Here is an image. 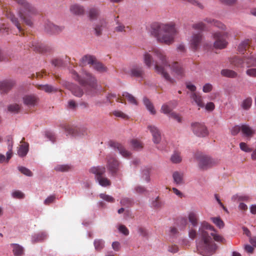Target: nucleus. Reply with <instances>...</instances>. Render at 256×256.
<instances>
[{
    "label": "nucleus",
    "instance_id": "f257e3e1",
    "mask_svg": "<svg viewBox=\"0 0 256 256\" xmlns=\"http://www.w3.org/2000/svg\"><path fill=\"white\" fill-rule=\"evenodd\" d=\"M148 32L158 42L168 46L174 42L178 33L176 24L174 22H153L150 25Z\"/></svg>",
    "mask_w": 256,
    "mask_h": 256
},
{
    "label": "nucleus",
    "instance_id": "f03ea898",
    "mask_svg": "<svg viewBox=\"0 0 256 256\" xmlns=\"http://www.w3.org/2000/svg\"><path fill=\"white\" fill-rule=\"evenodd\" d=\"M143 58L144 63L148 68L154 64V68L156 72L160 74L166 81L170 83L174 82V80L164 70L163 66L168 64V60L163 51L154 48L151 50L145 52Z\"/></svg>",
    "mask_w": 256,
    "mask_h": 256
},
{
    "label": "nucleus",
    "instance_id": "7ed1b4c3",
    "mask_svg": "<svg viewBox=\"0 0 256 256\" xmlns=\"http://www.w3.org/2000/svg\"><path fill=\"white\" fill-rule=\"evenodd\" d=\"M18 5L17 14L26 25L33 26L32 16L38 14L36 7L26 0H13Z\"/></svg>",
    "mask_w": 256,
    "mask_h": 256
},
{
    "label": "nucleus",
    "instance_id": "20e7f679",
    "mask_svg": "<svg viewBox=\"0 0 256 256\" xmlns=\"http://www.w3.org/2000/svg\"><path fill=\"white\" fill-rule=\"evenodd\" d=\"M200 232L202 241L197 245L198 252L202 256H210L214 253L218 246L212 242L206 232L202 230Z\"/></svg>",
    "mask_w": 256,
    "mask_h": 256
},
{
    "label": "nucleus",
    "instance_id": "39448f33",
    "mask_svg": "<svg viewBox=\"0 0 256 256\" xmlns=\"http://www.w3.org/2000/svg\"><path fill=\"white\" fill-rule=\"evenodd\" d=\"M72 74L73 78L86 88V92L88 94H91L94 92L95 79L90 73L84 72L82 78H81L74 70L72 72Z\"/></svg>",
    "mask_w": 256,
    "mask_h": 256
},
{
    "label": "nucleus",
    "instance_id": "423d86ee",
    "mask_svg": "<svg viewBox=\"0 0 256 256\" xmlns=\"http://www.w3.org/2000/svg\"><path fill=\"white\" fill-rule=\"evenodd\" d=\"M228 36V32H216L212 34L214 40V47L216 49H224L228 44L227 38Z\"/></svg>",
    "mask_w": 256,
    "mask_h": 256
},
{
    "label": "nucleus",
    "instance_id": "0eeeda50",
    "mask_svg": "<svg viewBox=\"0 0 256 256\" xmlns=\"http://www.w3.org/2000/svg\"><path fill=\"white\" fill-rule=\"evenodd\" d=\"M123 98L132 104H138V102L136 98L132 94L127 92H124L122 97H117L116 94H110L106 96V102H108L112 104L115 100L118 102L123 103Z\"/></svg>",
    "mask_w": 256,
    "mask_h": 256
},
{
    "label": "nucleus",
    "instance_id": "6e6552de",
    "mask_svg": "<svg viewBox=\"0 0 256 256\" xmlns=\"http://www.w3.org/2000/svg\"><path fill=\"white\" fill-rule=\"evenodd\" d=\"M196 158L198 162V166L203 170L208 168L216 164L218 161L212 158L210 156L200 154L196 156Z\"/></svg>",
    "mask_w": 256,
    "mask_h": 256
},
{
    "label": "nucleus",
    "instance_id": "1a4fd4ad",
    "mask_svg": "<svg viewBox=\"0 0 256 256\" xmlns=\"http://www.w3.org/2000/svg\"><path fill=\"white\" fill-rule=\"evenodd\" d=\"M204 36L201 32L193 33L190 39V48L194 52L198 51L202 45Z\"/></svg>",
    "mask_w": 256,
    "mask_h": 256
},
{
    "label": "nucleus",
    "instance_id": "9d476101",
    "mask_svg": "<svg viewBox=\"0 0 256 256\" xmlns=\"http://www.w3.org/2000/svg\"><path fill=\"white\" fill-rule=\"evenodd\" d=\"M193 132L199 137H205L208 135V130L204 124L194 122L192 124Z\"/></svg>",
    "mask_w": 256,
    "mask_h": 256
},
{
    "label": "nucleus",
    "instance_id": "9b49d317",
    "mask_svg": "<svg viewBox=\"0 0 256 256\" xmlns=\"http://www.w3.org/2000/svg\"><path fill=\"white\" fill-rule=\"evenodd\" d=\"M121 166L120 162L116 158L109 156L108 157V168L112 175H116Z\"/></svg>",
    "mask_w": 256,
    "mask_h": 256
},
{
    "label": "nucleus",
    "instance_id": "f8f14e48",
    "mask_svg": "<svg viewBox=\"0 0 256 256\" xmlns=\"http://www.w3.org/2000/svg\"><path fill=\"white\" fill-rule=\"evenodd\" d=\"M106 172L104 167H97V181L102 186H108L111 184L110 180L104 176L102 174Z\"/></svg>",
    "mask_w": 256,
    "mask_h": 256
},
{
    "label": "nucleus",
    "instance_id": "ddd939ff",
    "mask_svg": "<svg viewBox=\"0 0 256 256\" xmlns=\"http://www.w3.org/2000/svg\"><path fill=\"white\" fill-rule=\"evenodd\" d=\"M166 66H169L172 72L178 76L180 78L184 76L185 71L182 66L178 63V62H174L172 64H170L168 62L167 66H163L164 70Z\"/></svg>",
    "mask_w": 256,
    "mask_h": 256
},
{
    "label": "nucleus",
    "instance_id": "4468645a",
    "mask_svg": "<svg viewBox=\"0 0 256 256\" xmlns=\"http://www.w3.org/2000/svg\"><path fill=\"white\" fill-rule=\"evenodd\" d=\"M64 26L55 25L50 22H47L44 25V30L49 34H58L64 30Z\"/></svg>",
    "mask_w": 256,
    "mask_h": 256
},
{
    "label": "nucleus",
    "instance_id": "2eb2a0df",
    "mask_svg": "<svg viewBox=\"0 0 256 256\" xmlns=\"http://www.w3.org/2000/svg\"><path fill=\"white\" fill-rule=\"evenodd\" d=\"M128 74L132 77L144 78V71L142 66L134 64L132 66Z\"/></svg>",
    "mask_w": 256,
    "mask_h": 256
},
{
    "label": "nucleus",
    "instance_id": "dca6fc26",
    "mask_svg": "<svg viewBox=\"0 0 256 256\" xmlns=\"http://www.w3.org/2000/svg\"><path fill=\"white\" fill-rule=\"evenodd\" d=\"M109 145L114 150L119 152L122 156L126 158H128L131 155V153L126 150L124 146L120 143L114 141H110L109 142Z\"/></svg>",
    "mask_w": 256,
    "mask_h": 256
},
{
    "label": "nucleus",
    "instance_id": "f3484780",
    "mask_svg": "<svg viewBox=\"0 0 256 256\" xmlns=\"http://www.w3.org/2000/svg\"><path fill=\"white\" fill-rule=\"evenodd\" d=\"M65 130L67 134L74 137H80L84 135V130L76 126H65Z\"/></svg>",
    "mask_w": 256,
    "mask_h": 256
},
{
    "label": "nucleus",
    "instance_id": "a211bd4d",
    "mask_svg": "<svg viewBox=\"0 0 256 256\" xmlns=\"http://www.w3.org/2000/svg\"><path fill=\"white\" fill-rule=\"evenodd\" d=\"M70 13L74 16H81L84 14L85 10L82 5L79 4H74L70 6Z\"/></svg>",
    "mask_w": 256,
    "mask_h": 256
},
{
    "label": "nucleus",
    "instance_id": "6ab92c4d",
    "mask_svg": "<svg viewBox=\"0 0 256 256\" xmlns=\"http://www.w3.org/2000/svg\"><path fill=\"white\" fill-rule=\"evenodd\" d=\"M15 82L12 80H6L0 83V91L2 94H6L15 85Z\"/></svg>",
    "mask_w": 256,
    "mask_h": 256
},
{
    "label": "nucleus",
    "instance_id": "aec40b11",
    "mask_svg": "<svg viewBox=\"0 0 256 256\" xmlns=\"http://www.w3.org/2000/svg\"><path fill=\"white\" fill-rule=\"evenodd\" d=\"M38 97L34 94L26 95L23 97L24 104L29 106H34L38 102Z\"/></svg>",
    "mask_w": 256,
    "mask_h": 256
},
{
    "label": "nucleus",
    "instance_id": "412c9836",
    "mask_svg": "<svg viewBox=\"0 0 256 256\" xmlns=\"http://www.w3.org/2000/svg\"><path fill=\"white\" fill-rule=\"evenodd\" d=\"M148 129L150 130L153 138V142L154 144H158L161 140V135L160 130L154 126H149Z\"/></svg>",
    "mask_w": 256,
    "mask_h": 256
},
{
    "label": "nucleus",
    "instance_id": "4be33fe9",
    "mask_svg": "<svg viewBox=\"0 0 256 256\" xmlns=\"http://www.w3.org/2000/svg\"><path fill=\"white\" fill-rule=\"evenodd\" d=\"M24 138H23L20 141L21 144L18 147V154L21 157L24 156L26 155L28 151V144L24 142Z\"/></svg>",
    "mask_w": 256,
    "mask_h": 256
},
{
    "label": "nucleus",
    "instance_id": "5701e85b",
    "mask_svg": "<svg viewBox=\"0 0 256 256\" xmlns=\"http://www.w3.org/2000/svg\"><path fill=\"white\" fill-rule=\"evenodd\" d=\"M241 131L245 137L250 138L253 136L255 130L248 124H242L241 126Z\"/></svg>",
    "mask_w": 256,
    "mask_h": 256
},
{
    "label": "nucleus",
    "instance_id": "b1692460",
    "mask_svg": "<svg viewBox=\"0 0 256 256\" xmlns=\"http://www.w3.org/2000/svg\"><path fill=\"white\" fill-rule=\"evenodd\" d=\"M230 64L236 68H242L244 66V58L242 59L238 56H234L230 59Z\"/></svg>",
    "mask_w": 256,
    "mask_h": 256
},
{
    "label": "nucleus",
    "instance_id": "393cba45",
    "mask_svg": "<svg viewBox=\"0 0 256 256\" xmlns=\"http://www.w3.org/2000/svg\"><path fill=\"white\" fill-rule=\"evenodd\" d=\"M190 98L195 102L198 106L200 108H203L204 104L202 101V96L196 92H192L191 94Z\"/></svg>",
    "mask_w": 256,
    "mask_h": 256
},
{
    "label": "nucleus",
    "instance_id": "a878e982",
    "mask_svg": "<svg viewBox=\"0 0 256 256\" xmlns=\"http://www.w3.org/2000/svg\"><path fill=\"white\" fill-rule=\"evenodd\" d=\"M8 18L12 22L17 28L19 32L22 34L24 29L21 26L18 18L14 14H8Z\"/></svg>",
    "mask_w": 256,
    "mask_h": 256
},
{
    "label": "nucleus",
    "instance_id": "bb28decb",
    "mask_svg": "<svg viewBox=\"0 0 256 256\" xmlns=\"http://www.w3.org/2000/svg\"><path fill=\"white\" fill-rule=\"evenodd\" d=\"M47 235L44 232H40L34 234L32 236V244L40 242L46 238Z\"/></svg>",
    "mask_w": 256,
    "mask_h": 256
},
{
    "label": "nucleus",
    "instance_id": "cd10ccee",
    "mask_svg": "<svg viewBox=\"0 0 256 256\" xmlns=\"http://www.w3.org/2000/svg\"><path fill=\"white\" fill-rule=\"evenodd\" d=\"M107 22L104 19H100L99 20L97 24V36H100L102 34V32L106 30Z\"/></svg>",
    "mask_w": 256,
    "mask_h": 256
},
{
    "label": "nucleus",
    "instance_id": "c85d7f7f",
    "mask_svg": "<svg viewBox=\"0 0 256 256\" xmlns=\"http://www.w3.org/2000/svg\"><path fill=\"white\" fill-rule=\"evenodd\" d=\"M80 62L82 66L88 64L91 66L94 62V58L90 55L87 54L82 58Z\"/></svg>",
    "mask_w": 256,
    "mask_h": 256
},
{
    "label": "nucleus",
    "instance_id": "c756f323",
    "mask_svg": "<svg viewBox=\"0 0 256 256\" xmlns=\"http://www.w3.org/2000/svg\"><path fill=\"white\" fill-rule=\"evenodd\" d=\"M250 46V40L248 39L242 41L238 46V50L240 53L244 54Z\"/></svg>",
    "mask_w": 256,
    "mask_h": 256
},
{
    "label": "nucleus",
    "instance_id": "7c9ffc66",
    "mask_svg": "<svg viewBox=\"0 0 256 256\" xmlns=\"http://www.w3.org/2000/svg\"><path fill=\"white\" fill-rule=\"evenodd\" d=\"M204 20L212 25H214L218 28H220L222 30H224L226 29V26L222 24L221 22L212 19V18H206Z\"/></svg>",
    "mask_w": 256,
    "mask_h": 256
},
{
    "label": "nucleus",
    "instance_id": "2f4dec72",
    "mask_svg": "<svg viewBox=\"0 0 256 256\" xmlns=\"http://www.w3.org/2000/svg\"><path fill=\"white\" fill-rule=\"evenodd\" d=\"M36 87L38 89L44 90L46 92L50 93L56 92L57 89L49 84H38Z\"/></svg>",
    "mask_w": 256,
    "mask_h": 256
},
{
    "label": "nucleus",
    "instance_id": "473e14b6",
    "mask_svg": "<svg viewBox=\"0 0 256 256\" xmlns=\"http://www.w3.org/2000/svg\"><path fill=\"white\" fill-rule=\"evenodd\" d=\"M30 47L34 50L38 52H44L46 50L43 44L36 42H32Z\"/></svg>",
    "mask_w": 256,
    "mask_h": 256
},
{
    "label": "nucleus",
    "instance_id": "72a5a7b5",
    "mask_svg": "<svg viewBox=\"0 0 256 256\" xmlns=\"http://www.w3.org/2000/svg\"><path fill=\"white\" fill-rule=\"evenodd\" d=\"M220 74L224 76L230 78H235L238 76V74L236 72L228 69L222 70Z\"/></svg>",
    "mask_w": 256,
    "mask_h": 256
},
{
    "label": "nucleus",
    "instance_id": "f704fd0d",
    "mask_svg": "<svg viewBox=\"0 0 256 256\" xmlns=\"http://www.w3.org/2000/svg\"><path fill=\"white\" fill-rule=\"evenodd\" d=\"M12 251L15 256H22L24 254V249L22 246L18 244H12Z\"/></svg>",
    "mask_w": 256,
    "mask_h": 256
},
{
    "label": "nucleus",
    "instance_id": "c9c22d12",
    "mask_svg": "<svg viewBox=\"0 0 256 256\" xmlns=\"http://www.w3.org/2000/svg\"><path fill=\"white\" fill-rule=\"evenodd\" d=\"M174 182L177 184H181L184 183L183 174L178 172H174L172 174Z\"/></svg>",
    "mask_w": 256,
    "mask_h": 256
},
{
    "label": "nucleus",
    "instance_id": "e433bc0d",
    "mask_svg": "<svg viewBox=\"0 0 256 256\" xmlns=\"http://www.w3.org/2000/svg\"><path fill=\"white\" fill-rule=\"evenodd\" d=\"M143 101H144V105L146 106L148 110L152 114H155L156 113V111L154 108V106L152 104L150 100L146 98H144Z\"/></svg>",
    "mask_w": 256,
    "mask_h": 256
},
{
    "label": "nucleus",
    "instance_id": "4c0bfd02",
    "mask_svg": "<svg viewBox=\"0 0 256 256\" xmlns=\"http://www.w3.org/2000/svg\"><path fill=\"white\" fill-rule=\"evenodd\" d=\"M189 222L192 224L194 226H196L198 224V214L193 212L189 213L188 216Z\"/></svg>",
    "mask_w": 256,
    "mask_h": 256
},
{
    "label": "nucleus",
    "instance_id": "58836bf2",
    "mask_svg": "<svg viewBox=\"0 0 256 256\" xmlns=\"http://www.w3.org/2000/svg\"><path fill=\"white\" fill-rule=\"evenodd\" d=\"M118 16H117L114 19V21L117 25L114 28V30L116 32H126V28H128L129 27H126L118 21Z\"/></svg>",
    "mask_w": 256,
    "mask_h": 256
},
{
    "label": "nucleus",
    "instance_id": "ea45409f",
    "mask_svg": "<svg viewBox=\"0 0 256 256\" xmlns=\"http://www.w3.org/2000/svg\"><path fill=\"white\" fill-rule=\"evenodd\" d=\"M88 20L91 22H94L96 19V8L92 7L90 8L87 12Z\"/></svg>",
    "mask_w": 256,
    "mask_h": 256
},
{
    "label": "nucleus",
    "instance_id": "a19ab883",
    "mask_svg": "<svg viewBox=\"0 0 256 256\" xmlns=\"http://www.w3.org/2000/svg\"><path fill=\"white\" fill-rule=\"evenodd\" d=\"M72 94L78 97H81L83 95L82 90L78 86L72 85L70 88Z\"/></svg>",
    "mask_w": 256,
    "mask_h": 256
},
{
    "label": "nucleus",
    "instance_id": "79ce46f5",
    "mask_svg": "<svg viewBox=\"0 0 256 256\" xmlns=\"http://www.w3.org/2000/svg\"><path fill=\"white\" fill-rule=\"evenodd\" d=\"M72 166L68 164H60L54 168V170L57 172H66L70 170Z\"/></svg>",
    "mask_w": 256,
    "mask_h": 256
},
{
    "label": "nucleus",
    "instance_id": "37998d69",
    "mask_svg": "<svg viewBox=\"0 0 256 256\" xmlns=\"http://www.w3.org/2000/svg\"><path fill=\"white\" fill-rule=\"evenodd\" d=\"M170 160L172 163L178 164L182 162V158L180 154L178 152H174L170 158Z\"/></svg>",
    "mask_w": 256,
    "mask_h": 256
},
{
    "label": "nucleus",
    "instance_id": "c03bdc74",
    "mask_svg": "<svg viewBox=\"0 0 256 256\" xmlns=\"http://www.w3.org/2000/svg\"><path fill=\"white\" fill-rule=\"evenodd\" d=\"M20 108L21 107L19 104H13L8 106V110L12 113L17 114L20 111Z\"/></svg>",
    "mask_w": 256,
    "mask_h": 256
},
{
    "label": "nucleus",
    "instance_id": "a18cd8bd",
    "mask_svg": "<svg viewBox=\"0 0 256 256\" xmlns=\"http://www.w3.org/2000/svg\"><path fill=\"white\" fill-rule=\"evenodd\" d=\"M171 104V102H169L168 104H164L161 108L160 111L168 115V116L170 115V113L172 112V108L170 106V104Z\"/></svg>",
    "mask_w": 256,
    "mask_h": 256
},
{
    "label": "nucleus",
    "instance_id": "49530a36",
    "mask_svg": "<svg viewBox=\"0 0 256 256\" xmlns=\"http://www.w3.org/2000/svg\"><path fill=\"white\" fill-rule=\"evenodd\" d=\"M8 150L6 152V160L8 162L9 160L12 158V144H13V141L12 139L8 140Z\"/></svg>",
    "mask_w": 256,
    "mask_h": 256
},
{
    "label": "nucleus",
    "instance_id": "de8ad7c7",
    "mask_svg": "<svg viewBox=\"0 0 256 256\" xmlns=\"http://www.w3.org/2000/svg\"><path fill=\"white\" fill-rule=\"evenodd\" d=\"M252 104V99L250 98H248L244 100L242 104V107L246 110L250 108Z\"/></svg>",
    "mask_w": 256,
    "mask_h": 256
},
{
    "label": "nucleus",
    "instance_id": "09e8293b",
    "mask_svg": "<svg viewBox=\"0 0 256 256\" xmlns=\"http://www.w3.org/2000/svg\"><path fill=\"white\" fill-rule=\"evenodd\" d=\"M210 219L212 222L219 228H221L224 226V222L220 218H211Z\"/></svg>",
    "mask_w": 256,
    "mask_h": 256
},
{
    "label": "nucleus",
    "instance_id": "8fccbe9b",
    "mask_svg": "<svg viewBox=\"0 0 256 256\" xmlns=\"http://www.w3.org/2000/svg\"><path fill=\"white\" fill-rule=\"evenodd\" d=\"M256 61V56L252 55L250 57L244 58V63L248 67L254 66L252 65V62Z\"/></svg>",
    "mask_w": 256,
    "mask_h": 256
},
{
    "label": "nucleus",
    "instance_id": "3c124183",
    "mask_svg": "<svg viewBox=\"0 0 256 256\" xmlns=\"http://www.w3.org/2000/svg\"><path fill=\"white\" fill-rule=\"evenodd\" d=\"M112 114L114 116L122 118V119L126 120L128 119L129 118L127 114L120 110H114L112 112Z\"/></svg>",
    "mask_w": 256,
    "mask_h": 256
},
{
    "label": "nucleus",
    "instance_id": "603ef678",
    "mask_svg": "<svg viewBox=\"0 0 256 256\" xmlns=\"http://www.w3.org/2000/svg\"><path fill=\"white\" fill-rule=\"evenodd\" d=\"M249 196H238V195H234L232 197V200L234 201H248L249 200Z\"/></svg>",
    "mask_w": 256,
    "mask_h": 256
},
{
    "label": "nucleus",
    "instance_id": "864d4df0",
    "mask_svg": "<svg viewBox=\"0 0 256 256\" xmlns=\"http://www.w3.org/2000/svg\"><path fill=\"white\" fill-rule=\"evenodd\" d=\"M211 235L213 237L214 240L222 244L225 242V239L224 238H222L221 236L213 232L211 234Z\"/></svg>",
    "mask_w": 256,
    "mask_h": 256
},
{
    "label": "nucleus",
    "instance_id": "5fc2aeb1",
    "mask_svg": "<svg viewBox=\"0 0 256 256\" xmlns=\"http://www.w3.org/2000/svg\"><path fill=\"white\" fill-rule=\"evenodd\" d=\"M108 70L106 66L102 62H97V72H104Z\"/></svg>",
    "mask_w": 256,
    "mask_h": 256
},
{
    "label": "nucleus",
    "instance_id": "6e6d98bb",
    "mask_svg": "<svg viewBox=\"0 0 256 256\" xmlns=\"http://www.w3.org/2000/svg\"><path fill=\"white\" fill-rule=\"evenodd\" d=\"M240 147L241 150L246 152H252V148H250L248 144L244 142H242L240 144Z\"/></svg>",
    "mask_w": 256,
    "mask_h": 256
},
{
    "label": "nucleus",
    "instance_id": "4d7b16f0",
    "mask_svg": "<svg viewBox=\"0 0 256 256\" xmlns=\"http://www.w3.org/2000/svg\"><path fill=\"white\" fill-rule=\"evenodd\" d=\"M121 204L123 206H126V207H129L132 206V200L127 198H122L120 202Z\"/></svg>",
    "mask_w": 256,
    "mask_h": 256
},
{
    "label": "nucleus",
    "instance_id": "13d9d810",
    "mask_svg": "<svg viewBox=\"0 0 256 256\" xmlns=\"http://www.w3.org/2000/svg\"><path fill=\"white\" fill-rule=\"evenodd\" d=\"M18 170L22 174H25L26 176H31L32 175V172L30 170L25 167H19Z\"/></svg>",
    "mask_w": 256,
    "mask_h": 256
},
{
    "label": "nucleus",
    "instance_id": "bf43d9fd",
    "mask_svg": "<svg viewBox=\"0 0 256 256\" xmlns=\"http://www.w3.org/2000/svg\"><path fill=\"white\" fill-rule=\"evenodd\" d=\"M150 169L146 168L142 171V178L146 182H149L150 180Z\"/></svg>",
    "mask_w": 256,
    "mask_h": 256
},
{
    "label": "nucleus",
    "instance_id": "052dcab7",
    "mask_svg": "<svg viewBox=\"0 0 256 256\" xmlns=\"http://www.w3.org/2000/svg\"><path fill=\"white\" fill-rule=\"evenodd\" d=\"M131 144L134 148L139 149L142 148V144L137 140H131Z\"/></svg>",
    "mask_w": 256,
    "mask_h": 256
},
{
    "label": "nucleus",
    "instance_id": "680f3d73",
    "mask_svg": "<svg viewBox=\"0 0 256 256\" xmlns=\"http://www.w3.org/2000/svg\"><path fill=\"white\" fill-rule=\"evenodd\" d=\"M12 196L16 198H23L24 197V194L20 190H16L12 193Z\"/></svg>",
    "mask_w": 256,
    "mask_h": 256
},
{
    "label": "nucleus",
    "instance_id": "e2e57ef3",
    "mask_svg": "<svg viewBox=\"0 0 256 256\" xmlns=\"http://www.w3.org/2000/svg\"><path fill=\"white\" fill-rule=\"evenodd\" d=\"M162 204V203L159 200L158 196L156 197L152 202V206L156 208H161Z\"/></svg>",
    "mask_w": 256,
    "mask_h": 256
},
{
    "label": "nucleus",
    "instance_id": "0e129e2a",
    "mask_svg": "<svg viewBox=\"0 0 256 256\" xmlns=\"http://www.w3.org/2000/svg\"><path fill=\"white\" fill-rule=\"evenodd\" d=\"M206 28L205 24L202 22H200L192 25V28L198 30H204Z\"/></svg>",
    "mask_w": 256,
    "mask_h": 256
},
{
    "label": "nucleus",
    "instance_id": "69168bd1",
    "mask_svg": "<svg viewBox=\"0 0 256 256\" xmlns=\"http://www.w3.org/2000/svg\"><path fill=\"white\" fill-rule=\"evenodd\" d=\"M118 229L119 231L125 236H128L129 234V230L128 228L124 225L120 224L119 226Z\"/></svg>",
    "mask_w": 256,
    "mask_h": 256
},
{
    "label": "nucleus",
    "instance_id": "338daca9",
    "mask_svg": "<svg viewBox=\"0 0 256 256\" xmlns=\"http://www.w3.org/2000/svg\"><path fill=\"white\" fill-rule=\"evenodd\" d=\"M100 198L103 199L104 200L108 202H114V198L112 197L111 196H110L108 195H106L104 194H101L100 195Z\"/></svg>",
    "mask_w": 256,
    "mask_h": 256
},
{
    "label": "nucleus",
    "instance_id": "774afa93",
    "mask_svg": "<svg viewBox=\"0 0 256 256\" xmlns=\"http://www.w3.org/2000/svg\"><path fill=\"white\" fill-rule=\"evenodd\" d=\"M246 74L248 76L252 77H256V68H250L246 71Z\"/></svg>",
    "mask_w": 256,
    "mask_h": 256
}]
</instances>
